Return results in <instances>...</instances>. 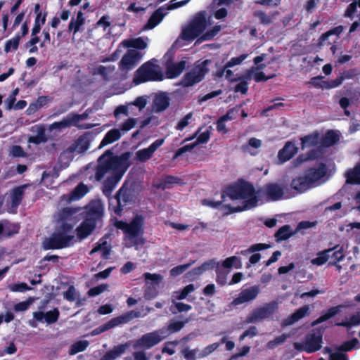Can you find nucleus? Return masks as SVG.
<instances>
[{
  "instance_id": "nucleus-1",
  "label": "nucleus",
  "mask_w": 360,
  "mask_h": 360,
  "mask_svg": "<svg viewBox=\"0 0 360 360\" xmlns=\"http://www.w3.org/2000/svg\"><path fill=\"white\" fill-rule=\"evenodd\" d=\"M226 193L231 200L240 202L241 207L236 208L235 211H242L263 203L265 197L271 200L280 199L283 189L279 185L270 184L266 186L264 190H255L252 184L241 182L229 187Z\"/></svg>"
},
{
  "instance_id": "nucleus-2",
  "label": "nucleus",
  "mask_w": 360,
  "mask_h": 360,
  "mask_svg": "<svg viewBox=\"0 0 360 360\" xmlns=\"http://www.w3.org/2000/svg\"><path fill=\"white\" fill-rule=\"evenodd\" d=\"M127 160V155H126ZM127 167V162L125 167L123 161L118 157L112 156L109 151L99 158L95 178L97 181L106 179L103 188L105 195L110 197L115 186L121 179Z\"/></svg>"
},
{
  "instance_id": "nucleus-3",
  "label": "nucleus",
  "mask_w": 360,
  "mask_h": 360,
  "mask_svg": "<svg viewBox=\"0 0 360 360\" xmlns=\"http://www.w3.org/2000/svg\"><path fill=\"white\" fill-rule=\"evenodd\" d=\"M77 211V209L65 207L56 215L57 227L53 235L44 240V249H60L70 245L75 237L72 229Z\"/></svg>"
},
{
  "instance_id": "nucleus-4",
  "label": "nucleus",
  "mask_w": 360,
  "mask_h": 360,
  "mask_svg": "<svg viewBox=\"0 0 360 360\" xmlns=\"http://www.w3.org/2000/svg\"><path fill=\"white\" fill-rule=\"evenodd\" d=\"M143 218L141 216H136L130 223L123 221H117L115 226L122 230L124 233V245L127 248L135 246L136 249L139 246L145 243L142 237Z\"/></svg>"
},
{
  "instance_id": "nucleus-5",
  "label": "nucleus",
  "mask_w": 360,
  "mask_h": 360,
  "mask_svg": "<svg viewBox=\"0 0 360 360\" xmlns=\"http://www.w3.org/2000/svg\"><path fill=\"white\" fill-rule=\"evenodd\" d=\"M167 337V330L162 328L143 335L140 338L129 342L133 348L137 349H149L160 343Z\"/></svg>"
},
{
  "instance_id": "nucleus-6",
  "label": "nucleus",
  "mask_w": 360,
  "mask_h": 360,
  "mask_svg": "<svg viewBox=\"0 0 360 360\" xmlns=\"http://www.w3.org/2000/svg\"><path fill=\"white\" fill-rule=\"evenodd\" d=\"M164 78L165 76L158 65L146 63L136 71L133 82L137 85L148 81H162Z\"/></svg>"
},
{
  "instance_id": "nucleus-7",
  "label": "nucleus",
  "mask_w": 360,
  "mask_h": 360,
  "mask_svg": "<svg viewBox=\"0 0 360 360\" xmlns=\"http://www.w3.org/2000/svg\"><path fill=\"white\" fill-rule=\"evenodd\" d=\"M88 114L86 112L81 115L76 113H70L66 117H63L60 121L55 122L53 124H51L49 127V130L50 131H56L57 132H60L61 130L72 126L77 127L79 129H91L94 127L93 124H79V122L86 120Z\"/></svg>"
},
{
  "instance_id": "nucleus-8",
  "label": "nucleus",
  "mask_w": 360,
  "mask_h": 360,
  "mask_svg": "<svg viewBox=\"0 0 360 360\" xmlns=\"http://www.w3.org/2000/svg\"><path fill=\"white\" fill-rule=\"evenodd\" d=\"M323 330V329H319L310 332L302 342L294 343L295 349L307 353H313L319 350L322 347Z\"/></svg>"
},
{
  "instance_id": "nucleus-9",
  "label": "nucleus",
  "mask_w": 360,
  "mask_h": 360,
  "mask_svg": "<svg viewBox=\"0 0 360 360\" xmlns=\"http://www.w3.org/2000/svg\"><path fill=\"white\" fill-rule=\"evenodd\" d=\"M211 63L210 60L202 62H198L193 68L189 70L184 77L181 84L184 86H191L200 82L207 73L208 65Z\"/></svg>"
},
{
  "instance_id": "nucleus-10",
  "label": "nucleus",
  "mask_w": 360,
  "mask_h": 360,
  "mask_svg": "<svg viewBox=\"0 0 360 360\" xmlns=\"http://www.w3.org/2000/svg\"><path fill=\"white\" fill-rule=\"evenodd\" d=\"M207 21L202 13L197 14L191 23L183 29L181 38L185 40H193L203 32L207 28Z\"/></svg>"
},
{
  "instance_id": "nucleus-11",
  "label": "nucleus",
  "mask_w": 360,
  "mask_h": 360,
  "mask_svg": "<svg viewBox=\"0 0 360 360\" xmlns=\"http://www.w3.org/2000/svg\"><path fill=\"white\" fill-rule=\"evenodd\" d=\"M277 308L278 306L276 303H269L263 307H258L246 316L245 322L246 323L261 322L272 315Z\"/></svg>"
},
{
  "instance_id": "nucleus-12",
  "label": "nucleus",
  "mask_w": 360,
  "mask_h": 360,
  "mask_svg": "<svg viewBox=\"0 0 360 360\" xmlns=\"http://www.w3.org/2000/svg\"><path fill=\"white\" fill-rule=\"evenodd\" d=\"M326 173L327 169L326 165L321 163L307 170L306 175L314 188L322 184L327 180Z\"/></svg>"
},
{
  "instance_id": "nucleus-13",
  "label": "nucleus",
  "mask_w": 360,
  "mask_h": 360,
  "mask_svg": "<svg viewBox=\"0 0 360 360\" xmlns=\"http://www.w3.org/2000/svg\"><path fill=\"white\" fill-rule=\"evenodd\" d=\"M141 53L136 49H130L124 55L120 63V68L127 72L133 69L141 60Z\"/></svg>"
},
{
  "instance_id": "nucleus-14",
  "label": "nucleus",
  "mask_w": 360,
  "mask_h": 360,
  "mask_svg": "<svg viewBox=\"0 0 360 360\" xmlns=\"http://www.w3.org/2000/svg\"><path fill=\"white\" fill-rule=\"evenodd\" d=\"M259 293V288L257 285L243 289L240 291L238 296L235 298L231 304L238 306L244 303H248L256 299Z\"/></svg>"
},
{
  "instance_id": "nucleus-15",
  "label": "nucleus",
  "mask_w": 360,
  "mask_h": 360,
  "mask_svg": "<svg viewBox=\"0 0 360 360\" xmlns=\"http://www.w3.org/2000/svg\"><path fill=\"white\" fill-rule=\"evenodd\" d=\"M91 137L92 136L90 133H85L69 147L68 150L75 154L84 153L89 148L92 140Z\"/></svg>"
},
{
  "instance_id": "nucleus-16",
  "label": "nucleus",
  "mask_w": 360,
  "mask_h": 360,
  "mask_svg": "<svg viewBox=\"0 0 360 360\" xmlns=\"http://www.w3.org/2000/svg\"><path fill=\"white\" fill-rule=\"evenodd\" d=\"M164 141L163 139H158L148 148L137 150L136 152V160L140 162H146L150 159L154 153L163 144Z\"/></svg>"
},
{
  "instance_id": "nucleus-17",
  "label": "nucleus",
  "mask_w": 360,
  "mask_h": 360,
  "mask_svg": "<svg viewBox=\"0 0 360 360\" xmlns=\"http://www.w3.org/2000/svg\"><path fill=\"white\" fill-rule=\"evenodd\" d=\"M346 183L343 188H346L347 184H360V162L353 169L347 171L345 174ZM356 202H360V191L354 196Z\"/></svg>"
},
{
  "instance_id": "nucleus-18",
  "label": "nucleus",
  "mask_w": 360,
  "mask_h": 360,
  "mask_svg": "<svg viewBox=\"0 0 360 360\" xmlns=\"http://www.w3.org/2000/svg\"><path fill=\"white\" fill-rule=\"evenodd\" d=\"M148 38L143 39L142 37L125 39L119 45L115 55H118V53L122 52V48L133 47L139 49H144L148 46Z\"/></svg>"
},
{
  "instance_id": "nucleus-19",
  "label": "nucleus",
  "mask_w": 360,
  "mask_h": 360,
  "mask_svg": "<svg viewBox=\"0 0 360 360\" xmlns=\"http://www.w3.org/2000/svg\"><path fill=\"white\" fill-rule=\"evenodd\" d=\"M298 151V148L292 141H288L284 147L279 150L278 158L281 163H284L291 159Z\"/></svg>"
},
{
  "instance_id": "nucleus-20",
  "label": "nucleus",
  "mask_w": 360,
  "mask_h": 360,
  "mask_svg": "<svg viewBox=\"0 0 360 360\" xmlns=\"http://www.w3.org/2000/svg\"><path fill=\"white\" fill-rule=\"evenodd\" d=\"M167 6H162L157 9L150 16L144 26L145 30H151L162 22L164 17L168 13Z\"/></svg>"
},
{
  "instance_id": "nucleus-21",
  "label": "nucleus",
  "mask_w": 360,
  "mask_h": 360,
  "mask_svg": "<svg viewBox=\"0 0 360 360\" xmlns=\"http://www.w3.org/2000/svg\"><path fill=\"white\" fill-rule=\"evenodd\" d=\"M167 6H162L157 9L150 16L144 26L145 30H151L162 22L164 17L168 13Z\"/></svg>"
},
{
  "instance_id": "nucleus-22",
  "label": "nucleus",
  "mask_w": 360,
  "mask_h": 360,
  "mask_svg": "<svg viewBox=\"0 0 360 360\" xmlns=\"http://www.w3.org/2000/svg\"><path fill=\"white\" fill-rule=\"evenodd\" d=\"M291 187L300 193L314 188L306 174L293 179L291 182Z\"/></svg>"
},
{
  "instance_id": "nucleus-23",
  "label": "nucleus",
  "mask_w": 360,
  "mask_h": 360,
  "mask_svg": "<svg viewBox=\"0 0 360 360\" xmlns=\"http://www.w3.org/2000/svg\"><path fill=\"white\" fill-rule=\"evenodd\" d=\"M96 223L94 219H86L76 229L77 238L80 240L89 236L96 226Z\"/></svg>"
},
{
  "instance_id": "nucleus-24",
  "label": "nucleus",
  "mask_w": 360,
  "mask_h": 360,
  "mask_svg": "<svg viewBox=\"0 0 360 360\" xmlns=\"http://www.w3.org/2000/svg\"><path fill=\"white\" fill-rule=\"evenodd\" d=\"M87 209V218L94 219V221L97 223L103 213V206L100 200H95L91 202L86 207Z\"/></svg>"
},
{
  "instance_id": "nucleus-25",
  "label": "nucleus",
  "mask_w": 360,
  "mask_h": 360,
  "mask_svg": "<svg viewBox=\"0 0 360 360\" xmlns=\"http://www.w3.org/2000/svg\"><path fill=\"white\" fill-rule=\"evenodd\" d=\"M88 192V187L82 183L79 184L70 194L63 195L61 197L62 200L67 202L76 201L83 198Z\"/></svg>"
},
{
  "instance_id": "nucleus-26",
  "label": "nucleus",
  "mask_w": 360,
  "mask_h": 360,
  "mask_svg": "<svg viewBox=\"0 0 360 360\" xmlns=\"http://www.w3.org/2000/svg\"><path fill=\"white\" fill-rule=\"evenodd\" d=\"M169 105V98L167 93L160 92L156 94L153 99V110L162 112Z\"/></svg>"
},
{
  "instance_id": "nucleus-27",
  "label": "nucleus",
  "mask_w": 360,
  "mask_h": 360,
  "mask_svg": "<svg viewBox=\"0 0 360 360\" xmlns=\"http://www.w3.org/2000/svg\"><path fill=\"white\" fill-rule=\"evenodd\" d=\"M59 316V311L58 309H53L46 313L43 311H35L33 313V317L38 321H43L44 320L47 324H51L57 321Z\"/></svg>"
},
{
  "instance_id": "nucleus-28",
  "label": "nucleus",
  "mask_w": 360,
  "mask_h": 360,
  "mask_svg": "<svg viewBox=\"0 0 360 360\" xmlns=\"http://www.w3.org/2000/svg\"><path fill=\"white\" fill-rule=\"evenodd\" d=\"M212 130V127H208L205 129L202 128L198 129L192 136L186 138L184 142L191 141L196 138L197 139L195 141V143H196L197 146L198 144L205 143L208 142L210 139Z\"/></svg>"
},
{
  "instance_id": "nucleus-29",
  "label": "nucleus",
  "mask_w": 360,
  "mask_h": 360,
  "mask_svg": "<svg viewBox=\"0 0 360 360\" xmlns=\"http://www.w3.org/2000/svg\"><path fill=\"white\" fill-rule=\"evenodd\" d=\"M146 314H147V312L145 313L143 315H141L139 311L133 310V311H130L127 313H125L124 314H122L120 316L113 318V319H110V321L111 323L112 328H115L119 325L126 323L134 318L143 316Z\"/></svg>"
},
{
  "instance_id": "nucleus-30",
  "label": "nucleus",
  "mask_w": 360,
  "mask_h": 360,
  "mask_svg": "<svg viewBox=\"0 0 360 360\" xmlns=\"http://www.w3.org/2000/svg\"><path fill=\"white\" fill-rule=\"evenodd\" d=\"M309 307L305 305L299 309H297L295 313H293L291 316L285 319L281 323L282 327H285L287 326L292 325L295 322L298 321L300 319L306 316L309 313Z\"/></svg>"
},
{
  "instance_id": "nucleus-31",
  "label": "nucleus",
  "mask_w": 360,
  "mask_h": 360,
  "mask_svg": "<svg viewBox=\"0 0 360 360\" xmlns=\"http://www.w3.org/2000/svg\"><path fill=\"white\" fill-rule=\"evenodd\" d=\"M96 252H99L104 259L108 258L110 254V246L105 238H103L96 243L95 247L91 250L90 255Z\"/></svg>"
},
{
  "instance_id": "nucleus-32",
  "label": "nucleus",
  "mask_w": 360,
  "mask_h": 360,
  "mask_svg": "<svg viewBox=\"0 0 360 360\" xmlns=\"http://www.w3.org/2000/svg\"><path fill=\"white\" fill-rule=\"evenodd\" d=\"M219 268L220 262L216 261L215 259H210L204 262L201 266L194 269L190 274H193L195 276H199L203 274L204 272L211 269H215L216 271H219Z\"/></svg>"
},
{
  "instance_id": "nucleus-33",
  "label": "nucleus",
  "mask_w": 360,
  "mask_h": 360,
  "mask_svg": "<svg viewBox=\"0 0 360 360\" xmlns=\"http://www.w3.org/2000/svg\"><path fill=\"white\" fill-rule=\"evenodd\" d=\"M130 343L127 342L125 344L119 345L113 347L112 349L108 352L101 360H115L121 355H122L127 349L129 347Z\"/></svg>"
},
{
  "instance_id": "nucleus-34",
  "label": "nucleus",
  "mask_w": 360,
  "mask_h": 360,
  "mask_svg": "<svg viewBox=\"0 0 360 360\" xmlns=\"http://www.w3.org/2000/svg\"><path fill=\"white\" fill-rule=\"evenodd\" d=\"M84 22L85 18L84 17V13L79 11L77 13V16L75 18L73 17L71 18L68 25V31L72 32L75 35L80 30L81 27L84 25Z\"/></svg>"
},
{
  "instance_id": "nucleus-35",
  "label": "nucleus",
  "mask_w": 360,
  "mask_h": 360,
  "mask_svg": "<svg viewBox=\"0 0 360 360\" xmlns=\"http://www.w3.org/2000/svg\"><path fill=\"white\" fill-rule=\"evenodd\" d=\"M186 67L185 61H180L177 63L168 65L166 70V77L173 79L178 77Z\"/></svg>"
},
{
  "instance_id": "nucleus-36",
  "label": "nucleus",
  "mask_w": 360,
  "mask_h": 360,
  "mask_svg": "<svg viewBox=\"0 0 360 360\" xmlns=\"http://www.w3.org/2000/svg\"><path fill=\"white\" fill-rule=\"evenodd\" d=\"M120 129H112L108 131L100 143V148L112 143L113 142L119 140L122 136Z\"/></svg>"
},
{
  "instance_id": "nucleus-37",
  "label": "nucleus",
  "mask_w": 360,
  "mask_h": 360,
  "mask_svg": "<svg viewBox=\"0 0 360 360\" xmlns=\"http://www.w3.org/2000/svg\"><path fill=\"white\" fill-rule=\"evenodd\" d=\"M126 200L124 191L121 188L114 198H109L110 206H112L114 202L116 203L117 205L115 207L114 211L116 214H119L122 210L121 207L124 205Z\"/></svg>"
},
{
  "instance_id": "nucleus-38",
  "label": "nucleus",
  "mask_w": 360,
  "mask_h": 360,
  "mask_svg": "<svg viewBox=\"0 0 360 360\" xmlns=\"http://www.w3.org/2000/svg\"><path fill=\"white\" fill-rule=\"evenodd\" d=\"M319 136L317 133H314L301 138L302 149L316 146L319 143Z\"/></svg>"
},
{
  "instance_id": "nucleus-39",
  "label": "nucleus",
  "mask_w": 360,
  "mask_h": 360,
  "mask_svg": "<svg viewBox=\"0 0 360 360\" xmlns=\"http://www.w3.org/2000/svg\"><path fill=\"white\" fill-rule=\"evenodd\" d=\"M221 268L231 269L234 267L236 269H240L241 267L240 258L234 255L227 257L224 259L221 264H220Z\"/></svg>"
},
{
  "instance_id": "nucleus-40",
  "label": "nucleus",
  "mask_w": 360,
  "mask_h": 360,
  "mask_svg": "<svg viewBox=\"0 0 360 360\" xmlns=\"http://www.w3.org/2000/svg\"><path fill=\"white\" fill-rule=\"evenodd\" d=\"M19 227L16 224H11L6 221L0 223V235L10 236L18 231Z\"/></svg>"
},
{
  "instance_id": "nucleus-41",
  "label": "nucleus",
  "mask_w": 360,
  "mask_h": 360,
  "mask_svg": "<svg viewBox=\"0 0 360 360\" xmlns=\"http://www.w3.org/2000/svg\"><path fill=\"white\" fill-rule=\"evenodd\" d=\"M143 277L145 278L146 285L155 286H158L163 280V277L158 274L145 273Z\"/></svg>"
},
{
  "instance_id": "nucleus-42",
  "label": "nucleus",
  "mask_w": 360,
  "mask_h": 360,
  "mask_svg": "<svg viewBox=\"0 0 360 360\" xmlns=\"http://www.w3.org/2000/svg\"><path fill=\"white\" fill-rule=\"evenodd\" d=\"M333 250V249H328L319 252L316 258L311 259V262L313 264L319 266L323 264L330 258V253H331Z\"/></svg>"
},
{
  "instance_id": "nucleus-43",
  "label": "nucleus",
  "mask_w": 360,
  "mask_h": 360,
  "mask_svg": "<svg viewBox=\"0 0 360 360\" xmlns=\"http://www.w3.org/2000/svg\"><path fill=\"white\" fill-rule=\"evenodd\" d=\"M353 349H360V342L356 338H353L351 340L344 342L338 348V350L348 352Z\"/></svg>"
},
{
  "instance_id": "nucleus-44",
  "label": "nucleus",
  "mask_w": 360,
  "mask_h": 360,
  "mask_svg": "<svg viewBox=\"0 0 360 360\" xmlns=\"http://www.w3.org/2000/svg\"><path fill=\"white\" fill-rule=\"evenodd\" d=\"M23 193V187H18L13 190L11 193V202L13 207H15L20 205L22 198Z\"/></svg>"
},
{
  "instance_id": "nucleus-45",
  "label": "nucleus",
  "mask_w": 360,
  "mask_h": 360,
  "mask_svg": "<svg viewBox=\"0 0 360 360\" xmlns=\"http://www.w3.org/2000/svg\"><path fill=\"white\" fill-rule=\"evenodd\" d=\"M138 122V120L134 117H129L125 120L120 126V129L124 135L127 131L135 127Z\"/></svg>"
},
{
  "instance_id": "nucleus-46",
  "label": "nucleus",
  "mask_w": 360,
  "mask_h": 360,
  "mask_svg": "<svg viewBox=\"0 0 360 360\" xmlns=\"http://www.w3.org/2000/svg\"><path fill=\"white\" fill-rule=\"evenodd\" d=\"M89 346L87 340H79L71 345L70 349V354L74 355L79 352L84 351Z\"/></svg>"
},
{
  "instance_id": "nucleus-47",
  "label": "nucleus",
  "mask_w": 360,
  "mask_h": 360,
  "mask_svg": "<svg viewBox=\"0 0 360 360\" xmlns=\"http://www.w3.org/2000/svg\"><path fill=\"white\" fill-rule=\"evenodd\" d=\"M21 36L19 33L16 34L14 37L8 40L6 43L4 51L8 53L18 49Z\"/></svg>"
},
{
  "instance_id": "nucleus-48",
  "label": "nucleus",
  "mask_w": 360,
  "mask_h": 360,
  "mask_svg": "<svg viewBox=\"0 0 360 360\" xmlns=\"http://www.w3.org/2000/svg\"><path fill=\"white\" fill-rule=\"evenodd\" d=\"M290 337V334L283 333L278 337H276L274 340L269 341L266 344V347L269 349H273L278 347V345L284 343L288 338Z\"/></svg>"
},
{
  "instance_id": "nucleus-49",
  "label": "nucleus",
  "mask_w": 360,
  "mask_h": 360,
  "mask_svg": "<svg viewBox=\"0 0 360 360\" xmlns=\"http://www.w3.org/2000/svg\"><path fill=\"white\" fill-rule=\"evenodd\" d=\"M338 140V135L333 131H328L322 139L321 145L330 146L334 144Z\"/></svg>"
},
{
  "instance_id": "nucleus-50",
  "label": "nucleus",
  "mask_w": 360,
  "mask_h": 360,
  "mask_svg": "<svg viewBox=\"0 0 360 360\" xmlns=\"http://www.w3.org/2000/svg\"><path fill=\"white\" fill-rule=\"evenodd\" d=\"M277 14V12H274L271 15H267L262 11H257L255 13V15L259 20L261 23L265 25L270 24Z\"/></svg>"
},
{
  "instance_id": "nucleus-51",
  "label": "nucleus",
  "mask_w": 360,
  "mask_h": 360,
  "mask_svg": "<svg viewBox=\"0 0 360 360\" xmlns=\"http://www.w3.org/2000/svg\"><path fill=\"white\" fill-rule=\"evenodd\" d=\"M338 326H345V327H352L360 325V316L359 314H354L349 319H346L341 323H337Z\"/></svg>"
},
{
  "instance_id": "nucleus-52",
  "label": "nucleus",
  "mask_w": 360,
  "mask_h": 360,
  "mask_svg": "<svg viewBox=\"0 0 360 360\" xmlns=\"http://www.w3.org/2000/svg\"><path fill=\"white\" fill-rule=\"evenodd\" d=\"M292 231L289 226H283L276 233V237L278 240H284L290 237L292 234Z\"/></svg>"
},
{
  "instance_id": "nucleus-53",
  "label": "nucleus",
  "mask_w": 360,
  "mask_h": 360,
  "mask_svg": "<svg viewBox=\"0 0 360 360\" xmlns=\"http://www.w3.org/2000/svg\"><path fill=\"white\" fill-rule=\"evenodd\" d=\"M268 248H269V245H268L266 244H264V243H257V244H254V245H250L246 250H242L240 252V254L243 255H246L250 254V253H253V252H258V251H260V250H263L267 249Z\"/></svg>"
},
{
  "instance_id": "nucleus-54",
  "label": "nucleus",
  "mask_w": 360,
  "mask_h": 360,
  "mask_svg": "<svg viewBox=\"0 0 360 360\" xmlns=\"http://www.w3.org/2000/svg\"><path fill=\"white\" fill-rule=\"evenodd\" d=\"M131 108V105H121L117 106L114 111V116L116 118H119L121 115H124L125 116L130 115V110Z\"/></svg>"
},
{
  "instance_id": "nucleus-55",
  "label": "nucleus",
  "mask_w": 360,
  "mask_h": 360,
  "mask_svg": "<svg viewBox=\"0 0 360 360\" xmlns=\"http://www.w3.org/2000/svg\"><path fill=\"white\" fill-rule=\"evenodd\" d=\"M220 30L221 26L215 25L211 30H207L206 32L200 37V40L208 41L212 39L214 36L217 35V34L220 31Z\"/></svg>"
},
{
  "instance_id": "nucleus-56",
  "label": "nucleus",
  "mask_w": 360,
  "mask_h": 360,
  "mask_svg": "<svg viewBox=\"0 0 360 360\" xmlns=\"http://www.w3.org/2000/svg\"><path fill=\"white\" fill-rule=\"evenodd\" d=\"M63 297L70 302H73L79 297V294L75 288L70 285L68 289L63 292Z\"/></svg>"
},
{
  "instance_id": "nucleus-57",
  "label": "nucleus",
  "mask_w": 360,
  "mask_h": 360,
  "mask_svg": "<svg viewBox=\"0 0 360 360\" xmlns=\"http://www.w3.org/2000/svg\"><path fill=\"white\" fill-rule=\"evenodd\" d=\"M158 294V286L145 285L144 296L147 300H151L155 297Z\"/></svg>"
},
{
  "instance_id": "nucleus-58",
  "label": "nucleus",
  "mask_w": 360,
  "mask_h": 360,
  "mask_svg": "<svg viewBox=\"0 0 360 360\" xmlns=\"http://www.w3.org/2000/svg\"><path fill=\"white\" fill-rule=\"evenodd\" d=\"M193 113L189 112L181 118L176 126V129L182 131L186 126H188L192 121Z\"/></svg>"
},
{
  "instance_id": "nucleus-59",
  "label": "nucleus",
  "mask_w": 360,
  "mask_h": 360,
  "mask_svg": "<svg viewBox=\"0 0 360 360\" xmlns=\"http://www.w3.org/2000/svg\"><path fill=\"white\" fill-rule=\"evenodd\" d=\"M219 345L220 343L216 342L205 347L198 353V357L204 358L208 356L209 354H212L214 350H216L219 347Z\"/></svg>"
},
{
  "instance_id": "nucleus-60",
  "label": "nucleus",
  "mask_w": 360,
  "mask_h": 360,
  "mask_svg": "<svg viewBox=\"0 0 360 360\" xmlns=\"http://www.w3.org/2000/svg\"><path fill=\"white\" fill-rule=\"evenodd\" d=\"M337 312H338V310L335 308H332V309H329L327 313L321 316L319 319H317L316 321H314L312 323V325L315 326V325L321 323L323 321H326V320H328L330 318H331L332 316H333Z\"/></svg>"
},
{
  "instance_id": "nucleus-61",
  "label": "nucleus",
  "mask_w": 360,
  "mask_h": 360,
  "mask_svg": "<svg viewBox=\"0 0 360 360\" xmlns=\"http://www.w3.org/2000/svg\"><path fill=\"white\" fill-rule=\"evenodd\" d=\"M324 352L326 353L330 354V359L329 360H349L347 354L337 352H331L330 349L328 347H326L324 349Z\"/></svg>"
},
{
  "instance_id": "nucleus-62",
  "label": "nucleus",
  "mask_w": 360,
  "mask_h": 360,
  "mask_svg": "<svg viewBox=\"0 0 360 360\" xmlns=\"http://www.w3.org/2000/svg\"><path fill=\"white\" fill-rule=\"evenodd\" d=\"M185 322L183 321H172L171 322L167 328H165L167 330V335L171 333H175L179 331L184 326Z\"/></svg>"
},
{
  "instance_id": "nucleus-63",
  "label": "nucleus",
  "mask_w": 360,
  "mask_h": 360,
  "mask_svg": "<svg viewBox=\"0 0 360 360\" xmlns=\"http://www.w3.org/2000/svg\"><path fill=\"white\" fill-rule=\"evenodd\" d=\"M313 158H314V155L311 153H308L307 155H300L292 162V166L294 167H298L303 162L307 161L308 160H311Z\"/></svg>"
},
{
  "instance_id": "nucleus-64",
  "label": "nucleus",
  "mask_w": 360,
  "mask_h": 360,
  "mask_svg": "<svg viewBox=\"0 0 360 360\" xmlns=\"http://www.w3.org/2000/svg\"><path fill=\"white\" fill-rule=\"evenodd\" d=\"M8 288L12 292H25L30 289V288L25 283L11 284Z\"/></svg>"
}]
</instances>
